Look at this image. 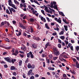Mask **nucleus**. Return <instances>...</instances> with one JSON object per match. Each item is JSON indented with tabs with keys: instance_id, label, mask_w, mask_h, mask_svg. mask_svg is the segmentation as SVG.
<instances>
[{
	"instance_id": "obj_8",
	"label": "nucleus",
	"mask_w": 79,
	"mask_h": 79,
	"mask_svg": "<svg viewBox=\"0 0 79 79\" xmlns=\"http://www.w3.org/2000/svg\"><path fill=\"white\" fill-rule=\"evenodd\" d=\"M54 54L55 55H56V56H58V55H60V52L57 51L56 52H54Z\"/></svg>"
},
{
	"instance_id": "obj_46",
	"label": "nucleus",
	"mask_w": 79,
	"mask_h": 79,
	"mask_svg": "<svg viewBox=\"0 0 79 79\" xmlns=\"http://www.w3.org/2000/svg\"><path fill=\"white\" fill-rule=\"evenodd\" d=\"M13 74L14 76H16V75H17L16 73L15 72H14L13 73Z\"/></svg>"
},
{
	"instance_id": "obj_37",
	"label": "nucleus",
	"mask_w": 79,
	"mask_h": 79,
	"mask_svg": "<svg viewBox=\"0 0 79 79\" xmlns=\"http://www.w3.org/2000/svg\"><path fill=\"white\" fill-rule=\"evenodd\" d=\"M22 23H20V22H19V25L20 27H21V28H22V27H23V24H21Z\"/></svg>"
},
{
	"instance_id": "obj_2",
	"label": "nucleus",
	"mask_w": 79,
	"mask_h": 79,
	"mask_svg": "<svg viewBox=\"0 0 79 79\" xmlns=\"http://www.w3.org/2000/svg\"><path fill=\"white\" fill-rule=\"evenodd\" d=\"M27 67L29 69L30 68H31V69H34L35 68V65H34V64H33V65H32V66L31 64H29L27 65Z\"/></svg>"
},
{
	"instance_id": "obj_38",
	"label": "nucleus",
	"mask_w": 79,
	"mask_h": 79,
	"mask_svg": "<svg viewBox=\"0 0 79 79\" xmlns=\"http://www.w3.org/2000/svg\"><path fill=\"white\" fill-rule=\"evenodd\" d=\"M58 57H55L53 58V60H56L58 59Z\"/></svg>"
},
{
	"instance_id": "obj_13",
	"label": "nucleus",
	"mask_w": 79,
	"mask_h": 79,
	"mask_svg": "<svg viewBox=\"0 0 79 79\" xmlns=\"http://www.w3.org/2000/svg\"><path fill=\"white\" fill-rule=\"evenodd\" d=\"M30 21L31 23H34V21H35V20L33 18H31L30 19Z\"/></svg>"
},
{
	"instance_id": "obj_18",
	"label": "nucleus",
	"mask_w": 79,
	"mask_h": 79,
	"mask_svg": "<svg viewBox=\"0 0 79 79\" xmlns=\"http://www.w3.org/2000/svg\"><path fill=\"white\" fill-rule=\"evenodd\" d=\"M36 25L37 29H41V27H40V25L39 24H37Z\"/></svg>"
},
{
	"instance_id": "obj_56",
	"label": "nucleus",
	"mask_w": 79,
	"mask_h": 79,
	"mask_svg": "<svg viewBox=\"0 0 79 79\" xmlns=\"http://www.w3.org/2000/svg\"><path fill=\"white\" fill-rule=\"evenodd\" d=\"M4 68H8V65L7 64H6L4 65Z\"/></svg>"
},
{
	"instance_id": "obj_11",
	"label": "nucleus",
	"mask_w": 79,
	"mask_h": 79,
	"mask_svg": "<svg viewBox=\"0 0 79 79\" xmlns=\"http://www.w3.org/2000/svg\"><path fill=\"white\" fill-rule=\"evenodd\" d=\"M8 9L9 10L10 13V14L11 15H13V11L12 10H11V7H8Z\"/></svg>"
},
{
	"instance_id": "obj_51",
	"label": "nucleus",
	"mask_w": 79,
	"mask_h": 79,
	"mask_svg": "<svg viewBox=\"0 0 79 79\" xmlns=\"http://www.w3.org/2000/svg\"><path fill=\"white\" fill-rule=\"evenodd\" d=\"M30 79H34V77L33 76H32L30 77Z\"/></svg>"
},
{
	"instance_id": "obj_50",
	"label": "nucleus",
	"mask_w": 79,
	"mask_h": 79,
	"mask_svg": "<svg viewBox=\"0 0 79 79\" xmlns=\"http://www.w3.org/2000/svg\"><path fill=\"white\" fill-rule=\"evenodd\" d=\"M7 48L8 50H10V49H11V47L10 46H9L8 47H7Z\"/></svg>"
},
{
	"instance_id": "obj_35",
	"label": "nucleus",
	"mask_w": 79,
	"mask_h": 79,
	"mask_svg": "<svg viewBox=\"0 0 79 79\" xmlns=\"http://www.w3.org/2000/svg\"><path fill=\"white\" fill-rule=\"evenodd\" d=\"M41 13H43V14L44 15H45V11H44V10H41Z\"/></svg>"
},
{
	"instance_id": "obj_6",
	"label": "nucleus",
	"mask_w": 79,
	"mask_h": 79,
	"mask_svg": "<svg viewBox=\"0 0 79 79\" xmlns=\"http://www.w3.org/2000/svg\"><path fill=\"white\" fill-rule=\"evenodd\" d=\"M30 1L32 3H33L34 2L35 3H36V4H37V5H40V3H39L36 0H35L34 1H33V0H30Z\"/></svg>"
},
{
	"instance_id": "obj_55",
	"label": "nucleus",
	"mask_w": 79,
	"mask_h": 79,
	"mask_svg": "<svg viewBox=\"0 0 79 79\" xmlns=\"http://www.w3.org/2000/svg\"><path fill=\"white\" fill-rule=\"evenodd\" d=\"M57 34L56 33H53L52 34V35H56Z\"/></svg>"
},
{
	"instance_id": "obj_40",
	"label": "nucleus",
	"mask_w": 79,
	"mask_h": 79,
	"mask_svg": "<svg viewBox=\"0 0 79 79\" xmlns=\"http://www.w3.org/2000/svg\"><path fill=\"white\" fill-rule=\"evenodd\" d=\"M76 49L77 50V51H79V46H77V47H76Z\"/></svg>"
},
{
	"instance_id": "obj_42",
	"label": "nucleus",
	"mask_w": 79,
	"mask_h": 79,
	"mask_svg": "<svg viewBox=\"0 0 79 79\" xmlns=\"http://www.w3.org/2000/svg\"><path fill=\"white\" fill-rule=\"evenodd\" d=\"M19 55H20V56H21V58H23V57L24 56V54L21 55V54H19Z\"/></svg>"
},
{
	"instance_id": "obj_48",
	"label": "nucleus",
	"mask_w": 79,
	"mask_h": 79,
	"mask_svg": "<svg viewBox=\"0 0 79 79\" xmlns=\"http://www.w3.org/2000/svg\"><path fill=\"white\" fill-rule=\"evenodd\" d=\"M26 3H24L23 4V6L24 7V8H26Z\"/></svg>"
},
{
	"instance_id": "obj_44",
	"label": "nucleus",
	"mask_w": 79,
	"mask_h": 79,
	"mask_svg": "<svg viewBox=\"0 0 79 79\" xmlns=\"http://www.w3.org/2000/svg\"><path fill=\"white\" fill-rule=\"evenodd\" d=\"M58 47L59 48H61V45L60 44H59L58 45Z\"/></svg>"
},
{
	"instance_id": "obj_9",
	"label": "nucleus",
	"mask_w": 79,
	"mask_h": 79,
	"mask_svg": "<svg viewBox=\"0 0 79 79\" xmlns=\"http://www.w3.org/2000/svg\"><path fill=\"white\" fill-rule=\"evenodd\" d=\"M10 70H17V69L15 68V66H12L10 67Z\"/></svg>"
},
{
	"instance_id": "obj_24",
	"label": "nucleus",
	"mask_w": 79,
	"mask_h": 79,
	"mask_svg": "<svg viewBox=\"0 0 79 79\" xmlns=\"http://www.w3.org/2000/svg\"><path fill=\"white\" fill-rule=\"evenodd\" d=\"M45 27H46L47 29H50V27L48 26V24L47 23H46L45 24Z\"/></svg>"
},
{
	"instance_id": "obj_14",
	"label": "nucleus",
	"mask_w": 79,
	"mask_h": 79,
	"mask_svg": "<svg viewBox=\"0 0 79 79\" xmlns=\"http://www.w3.org/2000/svg\"><path fill=\"white\" fill-rule=\"evenodd\" d=\"M57 22H58L59 23L61 24V18L60 17L57 20Z\"/></svg>"
},
{
	"instance_id": "obj_22",
	"label": "nucleus",
	"mask_w": 79,
	"mask_h": 79,
	"mask_svg": "<svg viewBox=\"0 0 79 79\" xmlns=\"http://www.w3.org/2000/svg\"><path fill=\"white\" fill-rule=\"evenodd\" d=\"M49 44H50V42H48L46 44H45V48H47L48 47V46L49 45Z\"/></svg>"
},
{
	"instance_id": "obj_52",
	"label": "nucleus",
	"mask_w": 79,
	"mask_h": 79,
	"mask_svg": "<svg viewBox=\"0 0 79 79\" xmlns=\"http://www.w3.org/2000/svg\"><path fill=\"white\" fill-rule=\"evenodd\" d=\"M19 52L20 53H22V54H24V52H23L21 51H19Z\"/></svg>"
},
{
	"instance_id": "obj_59",
	"label": "nucleus",
	"mask_w": 79,
	"mask_h": 79,
	"mask_svg": "<svg viewBox=\"0 0 79 79\" xmlns=\"http://www.w3.org/2000/svg\"><path fill=\"white\" fill-rule=\"evenodd\" d=\"M31 11H32V13H33L34 11V10H34V8H32V7H31Z\"/></svg>"
},
{
	"instance_id": "obj_5",
	"label": "nucleus",
	"mask_w": 79,
	"mask_h": 79,
	"mask_svg": "<svg viewBox=\"0 0 79 79\" xmlns=\"http://www.w3.org/2000/svg\"><path fill=\"white\" fill-rule=\"evenodd\" d=\"M18 53H19L18 50L16 49L15 50V53H13L12 55H15V56H16L18 54Z\"/></svg>"
},
{
	"instance_id": "obj_25",
	"label": "nucleus",
	"mask_w": 79,
	"mask_h": 79,
	"mask_svg": "<svg viewBox=\"0 0 79 79\" xmlns=\"http://www.w3.org/2000/svg\"><path fill=\"white\" fill-rule=\"evenodd\" d=\"M62 20L65 23V24H69V23H68V22L66 21V19H63Z\"/></svg>"
},
{
	"instance_id": "obj_21",
	"label": "nucleus",
	"mask_w": 79,
	"mask_h": 79,
	"mask_svg": "<svg viewBox=\"0 0 79 79\" xmlns=\"http://www.w3.org/2000/svg\"><path fill=\"white\" fill-rule=\"evenodd\" d=\"M22 63L23 61H22V60H20L19 64V66H21L22 65Z\"/></svg>"
},
{
	"instance_id": "obj_1",
	"label": "nucleus",
	"mask_w": 79,
	"mask_h": 79,
	"mask_svg": "<svg viewBox=\"0 0 79 79\" xmlns=\"http://www.w3.org/2000/svg\"><path fill=\"white\" fill-rule=\"evenodd\" d=\"M30 57L32 59H33L34 57V55H33L32 52L31 51L29 53L27 54V58H30Z\"/></svg>"
},
{
	"instance_id": "obj_7",
	"label": "nucleus",
	"mask_w": 79,
	"mask_h": 79,
	"mask_svg": "<svg viewBox=\"0 0 79 79\" xmlns=\"http://www.w3.org/2000/svg\"><path fill=\"white\" fill-rule=\"evenodd\" d=\"M44 7L45 8V10L47 13H49L50 11L48 10V7L46 6L45 5H44Z\"/></svg>"
},
{
	"instance_id": "obj_4",
	"label": "nucleus",
	"mask_w": 79,
	"mask_h": 79,
	"mask_svg": "<svg viewBox=\"0 0 79 79\" xmlns=\"http://www.w3.org/2000/svg\"><path fill=\"white\" fill-rule=\"evenodd\" d=\"M4 59L8 62L11 63V59H10V58L9 57H5Z\"/></svg>"
},
{
	"instance_id": "obj_64",
	"label": "nucleus",
	"mask_w": 79,
	"mask_h": 79,
	"mask_svg": "<svg viewBox=\"0 0 79 79\" xmlns=\"http://www.w3.org/2000/svg\"><path fill=\"white\" fill-rule=\"evenodd\" d=\"M42 52H43V49H42V50H41V51H40L39 52V53H42Z\"/></svg>"
},
{
	"instance_id": "obj_26",
	"label": "nucleus",
	"mask_w": 79,
	"mask_h": 79,
	"mask_svg": "<svg viewBox=\"0 0 79 79\" xmlns=\"http://www.w3.org/2000/svg\"><path fill=\"white\" fill-rule=\"evenodd\" d=\"M14 2L15 4H18V5H19V3L18 2V1H16V0H14Z\"/></svg>"
},
{
	"instance_id": "obj_16",
	"label": "nucleus",
	"mask_w": 79,
	"mask_h": 79,
	"mask_svg": "<svg viewBox=\"0 0 79 79\" xmlns=\"http://www.w3.org/2000/svg\"><path fill=\"white\" fill-rule=\"evenodd\" d=\"M76 64L77 66V68H79V64L78 63V61H76Z\"/></svg>"
},
{
	"instance_id": "obj_17",
	"label": "nucleus",
	"mask_w": 79,
	"mask_h": 79,
	"mask_svg": "<svg viewBox=\"0 0 79 79\" xmlns=\"http://www.w3.org/2000/svg\"><path fill=\"white\" fill-rule=\"evenodd\" d=\"M48 69L49 70H52V71H54V70H55V68L54 67H49L48 68Z\"/></svg>"
},
{
	"instance_id": "obj_39",
	"label": "nucleus",
	"mask_w": 79,
	"mask_h": 79,
	"mask_svg": "<svg viewBox=\"0 0 79 79\" xmlns=\"http://www.w3.org/2000/svg\"><path fill=\"white\" fill-rule=\"evenodd\" d=\"M54 30H57V31H59V28L57 27L56 28H54Z\"/></svg>"
},
{
	"instance_id": "obj_10",
	"label": "nucleus",
	"mask_w": 79,
	"mask_h": 79,
	"mask_svg": "<svg viewBox=\"0 0 79 79\" xmlns=\"http://www.w3.org/2000/svg\"><path fill=\"white\" fill-rule=\"evenodd\" d=\"M32 71H33L32 69H31L28 72V76L31 75V73H32Z\"/></svg>"
},
{
	"instance_id": "obj_19",
	"label": "nucleus",
	"mask_w": 79,
	"mask_h": 79,
	"mask_svg": "<svg viewBox=\"0 0 79 79\" xmlns=\"http://www.w3.org/2000/svg\"><path fill=\"white\" fill-rule=\"evenodd\" d=\"M16 59H14V60L12 59V60H11V62H12L13 64H14V63H15V62H16Z\"/></svg>"
},
{
	"instance_id": "obj_47",
	"label": "nucleus",
	"mask_w": 79,
	"mask_h": 79,
	"mask_svg": "<svg viewBox=\"0 0 79 79\" xmlns=\"http://www.w3.org/2000/svg\"><path fill=\"white\" fill-rule=\"evenodd\" d=\"M63 57L64 58H68V56H66V55H64Z\"/></svg>"
},
{
	"instance_id": "obj_34",
	"label": "nucleus",
	"mask_w": 79,
	"mask_h": 79,
	"mask_svg": "<svg viewBox=\"0 0 79 79\" xmlns=\"http://www.w3.org/2000/svg\"><path fill=\"white\" fill-rule=\"evenodd\" d=\"M15 48H13L12 50L11 51L12 52V53H15Z\"/></svg>"
},
{
	"instance_id": "obj_49",
	"label": "nucleus",
	"mask_w": 79,
	"mask_h": 79,
	"mask_svg": "<svg viewBox=\"0 0 79 79\" xmlns=\"http://www.w3.org/2000/svg\"><path fill=\"white\" fill-rule=\"evenodd\" d=\"M46 18L47 20H48V22H50V19H49L48 17H46Z\"/></svg>"
},
{
	"instance_id": "obj_43",
	"label": "nucleus",
	"mask_w": 79,
	"mask_h": 79,
	"mask_svg": "<svg viewBox=\"0 0 79 79\" xmlns=\"http://www.w3.org/2000/svg\"><path fill=\"white\" fill-rule=\"evenodd\" d=\"M58 51H57V49H56V48H54V53L55 52H57Z\"/></svg>"
},
{
	"instance_id": "obj_30",
	"label": "nucleus",
	"mask_w": 79,
	"mask_h": 79,
	"mask_svg": "<svg viewBox=\"0 0 79 79\" xmlns=\"http://www.w3.org/2000/svg\"><path fill=\"white\" fill-rule=\"evenodd\" d=\"M60 38H61L62 40H64V39H65V37H64V36H61V37L60 36Z\"/></svg>"
},
{
	"instance_id": "obj_32",
	"label": "nucleus",
	"mask_w": 79,
	"mask_h": 79,
	"mask_svg": "<svg viewBox=\"0 0 79 79\" xmlns=\"http://www.w3.org/2000/svg\"><path fill=\"white\" fill-rule=\"evenodd\" d=\"M48 8L49 9V10H50L51 11H53V12H55V10H54L52 8H51L49 7H48Z\"/></svg>"
},
{
	"instance_id": "obj_3",
	"label": "nucleus",
	"mask_w": 79,
	"mask_h": 79,
	"mask_svg": "<svg viewBox=\"0 0 79 79\" xmlns=\"http://www.w3.org/2000/svg\"><path fill=\"white\" fill-rule=\"evenodd\" d=\"M9 5L10 6H12L13 8L15 9V10H17V8L15 6V5L11 3H9Z\"/></svg>"
},
{
	"instance_id": "obj_15",
	"label": "nucleus",
	"mask_w": 79,
	"mask_h": 79,
	"mask_svg": "<svg viewBox=\"0 0 79 79\" xmlns=\"http://www.w3.org/2000/svg\"><path fill=\"white\" fill-rule=\"evenodd\" d=\"M19 33L18 34V33H16V35H17V36L18 37H19V36H20V35H21V32L20 31H18Z\"/></svg>"
},
{
	"instance_id": "obj_53",
	"label": "nucleus",
	"mask_w": 79,
	"mask_h": 79,
	"mask_svg": "<svg viewBox=\"0 0 79 79\" xmlns=\"http://www.w3.org/2000/svg\"><path fill=\"white\" fill-rule=\"evenodd\" d=\"M58 42H59V43H60V44H61V40H60V39H58Z\"/></svg>"
},
{
	"instance_id": "obj_61",
	"label": "nucleus",
	"mask_w": 79,
	"mask_h": 79,
	"mask_svg": "<svg viewBox=\"0 0 79 79\" xmlns=\"http://www.w3.org/2000/svg\"><path fill=\"white\" fill-rule=\"evenodd\" d=\"M31 32H34V30L32 28H31Z\"/></svg>"
},
{
	"instance_id": "obj_31",
	"label": "nucleus",
	"mask_w": 79,
	"mask_h": 79,
	"mask_svg": "<svg viewBox=\"0 0 79 79\" xmlns=\"http://www.w3.org/2000/svg\"><path fill=\"white\" fill-rule=\"evenodd\" d=\"M10 9H11V10H12L13 12L14 13H15L16 12V10H15V9H13V8H10Z\"/></svg>"
},
{
	"instance_id": "obj_33",
	"label": "nucleus",
	"mask_w": 79,
	"mask_h": 79,
	"mask_svg": "<svg viewBox=\"0 0 79 79\" xmlns=\"http://www.w3.org/2000/svg\"><path fill=\"white\" fill-rule=\"evenodd\" d=\"M42 56L43 58H44V57H46V56H47V55H46L45 54H42Z\"/></svg>"
},
{
	"instance_id": "obj_54",
	"label": "nucleus",
	"mask_w": 79,
	"mask_h": 79,
	"mask_svg": "<svg viewBox=\"0 0 79 79\" xmlns=\"http://www.w3.org/2000/svg\"><path fill=\"white\" fill-rule=\"evenodd\" d=\"M65 43L66 45H68V43H69L68 41H66V40H65Z\"/></svg>"
},
{
	"instance_id": "obj_57",
	"label": "nucleus",
	"mask_w": 79,
	"mask_h": 79,
	"mask_svg": "<svg viewBox=\"0 0 79 79\" xmlns=\"http://www.w3.org/2000/svg\"><path fill=\"white\" fill-rule=\"evenodd\" d=\"M28 62H29V60H26L25 61V63L27 64V63H28Z\"/></svg>"
},
{
	"instance_id": "obj_62",
	"label": "nucleus",
	"mask_w": 79,
	"mask_h": 79,
	"mask_svg": "<svg viewBox=\"0 0 79 79\" xmlns=\"http://www.w3.org/2000/svg\"><path fill=\"white\" fill-rule=\"evenodd\" d=\"M16 23V21L15 20H13L12 21V23L13 24H15Z\"/></svg>"
},
{
	"instance_id": "obj_45",
	"label": "nucleus",
	"mask_w": 79,
	"mask_h": 79,
	"mask_svg": "<svg viewBox=\"0 0 79 79\" xmlns=\"http://www.w3.org/2000/svg\"><path fill=\"white\" fill-rule=\"evenodd\" d=\"M35 13H37V10H35V11H34L33 12V15H35Z\"/></svg>"
},
{
	"instance_id": "obj_20",
	"label": "nucleus",
	"mask_w": 79,
	"mask_h": 79,
	"mask_svg": "<svg viewBox=\"0 0 79 79\" xmlns=\"http://www.w3.org/2000/svg\"><path fill=\"white\" fill-rule=\"evenodd\" d=\"M10 34H9V35L10 37H11L13 35V34H14V33H13V32L12 31H10Z\"/></svg>"
},
{
	"instance_id": "obj_28",
	"label": "nucleus",
	"mask_w": 79,
	"mask_h": 79,
	"mask_svg": "<svg viewBox=\"0 0 79 79\" xmlns=\"http://www.w3.org/2000/svg\"><path fill=\"white\" fill-rule=\"evenodd\" d=\"M6 13H7V14H8V15L10 14V12L8 9H6Z\"/></svg>"
},
{
	"instance_id": "obj_41",
	"label": "nucleus",
	"mask_w": 79,
	"mask_h": 79,
	"mask_svg": "<svg viewBox=\"0 0 79 79\" xmlns=\"http://www.w3.org/2000/svg\"><path fill=\"white\" fill-rule=\"evenodd\" d=\"M54 9H57L58 7H57V5H55L54 6Z\"/></svg>"
},
{
	"instance_id": "obj_23",
	"label": "nucleus",
	"mask_w": 79,
	"mask_h": 79,
	"mask_svg": "<svg viewBox=\"0 0 79 79\" xmlns=\"http://www.w3.org/2000/svg\"><path fill=\"white\" fill-rule=\"evenodd\" d=\"M64 27L65 29V30L66 31H68V26L64 25Z\"/></svg>"
},
{
	"instance_id": "obj_58",
	"label": "nucleus",
	"mask_w": 79,
	"mask_h": 79,
	"mask_svg": "<svg viewBox=\"0 0 79 79\" xmlns=\"http://www.w3.org/2000/svg\"><path fill=\"white\" fill-rule=\"evenodd\" d=\"M23 6V5L22 4H20V8H22Z\"/></svg>"
},
{
	"instance_id": "obj_27",
	"label": "nucleus",
	"mask_w": 79,
	"mask_h": 79,
	"mask_svg": "<svg viewBox=\"0 0 79 79\" xmlns=\"http://www.w3.org/2000/svg\"><path fill=\"white\" fill-rule=\"evenodd\" d=\"M32 47L33 48H36L37 47L35 44H32Z\"/></svg>"
},
{
	"instance_id": "obj_60",
	"label": "nucleus",
	"mask_w": 79,
	"mask_h": 79,
	"mask_svg": "<svg viewBox=\"0 0 79 79\" xmlns=\"http://www.w3.org/2000/svg\"><path fill=\"white\" fill-rule=\"evenodd\" d=\"M70 48V49L71 50L73 51V46H71Z\"/></svg>"
},
{
	"instance_id": "obj_29",
	"label": "nucleus",
	"mask_w": 79,
	"mask_h": 79,
	"mask_svg": "<svg viewBox=\"0 0 79 79\" xmlns=\"http://www.w3.org/2000/svg\"><path fill=\"white\" fill-rule=\"evenodd\" d=\"M5 23H4V22H2L1 23V25L0 26V27H2L3 26H4Z\"/></svg>"
},
{
	"instance_id": "obj_12",
	"label": "nucleus",
	"mask_w": 79,
	"mask_h": 79,
	"mask_svg": "<svg viewBox=\"0 0 79 79\" xmlns=\"http://www.w3.org/2000/svg\"><path fill=\"white\" fill-rule=\"evenodd\" d=\"M58 11L60 15H61V16H63L64 17L65 16V15H64V14L62 12H60V11H59V10H58Z\"/></svg>"
},
{
	"instance_id": "obj_63",
	"label": "nucleus",
	"mask_w": 79,
	"mask_h": 79,
	"mask_svg": "<svg viewBox=\"0 0 79 79\" xmlns=\"http://www.w3.org/2000/svg\"><path fill=\"white\" fill-rule=\"evenodd\" d=\"M67 76H66V75L65 74H64L63 75V77H67Z\"/></svg>"
},
{
	"instance_id": "obj_36",
	"label": "nucleus",
	"mask_w": 79,
	"mask_h": 79,
	"mask_svg": "<svg viewBox=\"0 0 79 79\" xmlns=\"http://www.w3.org/2000/svg\"><path fill=\"white\" fill-rule=\"evenodd\" d=\"M64 34V31H62L60 32V33H59V34L60 35H63Z\"/></svg>"
}]
</instances>
